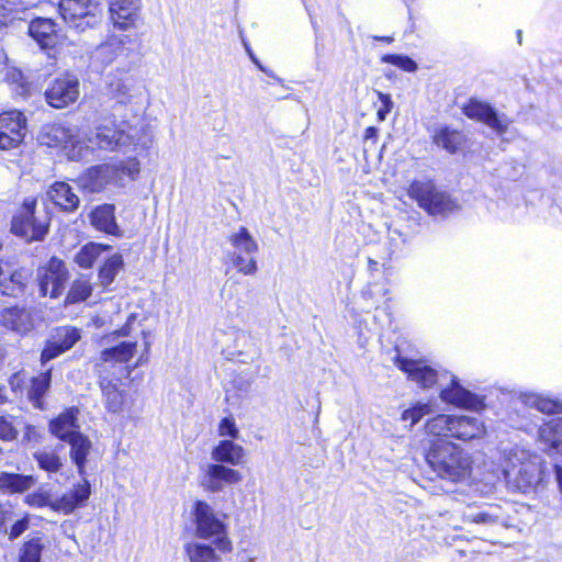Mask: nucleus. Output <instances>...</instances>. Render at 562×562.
I'll return each mask as SVG.
<instances>
[{
  "instance_id": "1",
  "label": "nucleus",
  "mask_w": 562,
  "mask_h": 562,
  "mask_svg": "<svg viewBox=\"0 0 562 562\" xmlns=\"http://www.w3.org/2000/svg\"><path fill=\"white\" fill-rule=\"evenodd\" d=\"M426 461L438 476L451 482L467 480L472 472L473 460L470 453L445 439H438L430 445Z\"/></svg>"
},
{
  "instance_id": "2",
  "label": "nucleus",
  "mask_w": 562,
  "mask_h": 562,
  "mask_svg": "<svg viewBox=\"0 0 562 562\" xmlns=\"http://www.w3.org/2000/svg\"><path fill=\"white\" fill-rule=\"evenodd\" d=\"M503 473L508 483L527 492L541 480V458L519 446L505 452Z\"/></svg>"
},
{
  "instance_id": "3",
  "label": "nucleus",
  "mask_w": 562,
  "mask_h": 562,
  "mask_svg": "<svg viewBox=\"0 0 562 562\" xmlns=\"http://www.w3.org/2000/svg\"><path fill=\"white\" fill-rule=\"evenodd\" d=\"M227 516L216 512L204 501H196L193 505L194 535L198 539L212 543L220 553L231 552L232 541L228 538L226 524Z\"/></svg>"
},
{
  "instance_id": "4",
  "label": "nucleus",
  "mask_w": 562,
  "mask_h": 562,
  "mask_svg": "<svg viewBox=\"0 0 562 562\" xmlns=\"http://www.w3.org/2000/svg\"><path fill=\"white\" fill-rule=\"evenodd\" d=\"M139 173V161L130 158L119 164H104L89 168L80 178V186L91 193H98L108 186H125L126 180H134Z\"/></svg>"
},
{
  "instance_id": "5",
  "label": "nucleus",
  "mask_w": 562,
  "mask_h": 562,
  "mask_svg": "<svg viewBox=\"0 0 562 562\" xmlns=\"http://www.w3.org/2000/svg\"><path fill=\"white\" fill-rule=\"evenodd\" d=\"M148 350L149 342L145 340L144 352L137 361L132 367L125 366L137 352V340L121 341L101 351L94 362L95 370L97 372L112 374L116 381H121L123 378H127L132 370L147 361L144 353H147Z\"/></svg>"
},
{
  "instance_id": "6",
  "label": "nucleus",
  "mask_w": 562,
  "mask_h": 562,
  "mask_svg": "<svg viewBox=\"0 0 562 562\" xmlns=\"http://www.w3.org/2000/svg\"><path fill=\"white\" fill-rule=\"evenodd\" d=\"M85 137L86 132L78 126L52 123L42 127L38 140L48 147L63 146L69 159L80 161L90 156L91 146Z\"/></svg>"
},
{
  "instance_id": "7",
  "label": "nucleus",
  "mask_w": 562,
  "mask_h": 562,
  "mask_svg": "<svg viewBox=\"0 0 562 562\" xmlns=\"http://www.w3.org/2000/svg\"><path fill=\"white\" fill-rule=\"evenodd\" d=\"M36 199L26 198L12 218L11 231L13 234L24 237L27 240H41L47 234L48 218L46 215H36Z\"/></svg>"
},
{
  "instance_id": "8",
  "label": "nucleus",
  "mask_w": 562,
  "mask_h": 562,
  "mask_svg": "<svg viewBox=\"0 0 562 562\" xmlns=\"http://www.w3.org/2000/svg\"><path fill=\"white\" fill-rule=\"evenodd\" d=\"M85 142L91 146L90 155L94 147L104 150H121L127 153L136 146L135 132L132 127L128 131L119 130L115 126L102 125L97 127L93 135L86 133Z\"/></svg>"
},
{
  "instance_id": "9",
  "label": "nucleus",
  "mask_w": 562,
  "mask_h": 562,
  "mask_svg": "<svg viewBox=\"0 0 562 562\" xmlns=\"http://www.w3.org/2000/svg\"><path fill=\"white\" fill-rule=\"evenodd\" d=\"M408 195L429 214H445L452 209L449 196L438 191L431 181H413L408 188Z\"/></svg>"
},
{
  "instance_id": "10",
  "label": "nucleus",
  "mask_w": 562,
  "mask_h": 562,
  "mask_svg": "<svg viewBox=\"0 0 562 562\" xmlns=\"http://www.w3.org/2000/svg\"><path fill=\"white\" fill-rule=\"evenodd\" d=\"M69 273L63 260L53 257L46 267L38 271L40 290L43 296L58 297L68 280Z\"/></svg>"
},
{
  "instance_id": "11",
  "label": "nucleus",
  "mask_w": 562,
  "mask_h": 562,
  "mask_svg": "<svg viewBox=\"0 0 562 562\" xmlns=\"http://www.w3.org/2000/svg\"><path fill=\"white\" fill-rule=\"evenodd\" d=\"M26 120L19 111H9L0 114V149L16 148L24 139Z\"/></svg>"
},
{
  "instance_id": "12",
  "label": "nucleus",
  "mask_w": 562,
  "mask_h": 562,
  "mask_svg": "<svg viewBox=\"0 0 562 562\" xmlns=\"http://www.w3.org/2000/svg\"><path fill=\"white\" fill-rule=\"evenodd\" d=\"M49 105L63 109L74 103L79 97V80L76 76L65 74L56 78L45 92Z\"/></svg>"
},
{
  "instance_id": "13",
  "label": "nucleus",
  "mask_w": 562,
  "mask_h": 562,
  "mask_svg": "<svg viewBox=\"0 0 562 562\" xmlns=\"http://www.w3.org/2000/svg\"><path fill=\"white\" fill-rule=\"evenodd\" d=\"M81 338L80 329L71 326L56 328L47 340L41 361L44 364L72 348Z\"/></svg>"
},
{
  "instance_id": "14",
  "label": "nucleus",
  "mask_w": 562,
  "mask_h": 562,
  "mask_svg": "<svg viewBox=\"0 0 562 562\" xmlns=\"http://www.w3.org/2000/svg\"><path fill=\"white\" fill-rule=\"evenodd\" d=\"M97 7V3L92 0H60L59 13L65 22L83 30V20L87 19V25L97 23L94 14Z\"/></svg>"
},
{
  "instance_id": "15",
  "label": "nucleus",
  "mask_w": 562,
  "mask_h": 562,
  "mask_svg": "<svg viewBox=\"0 0 562 562\" xmlns=\"http://www.w3.org/2000/svg\"><path fill=\"white\" fill-rule=\"evenodd\" d=\"M463 113L469 119L486 124L497 134H504L510 124L509 119L505 114L498 115L488 103L477 100H470L463 108Z\"/></svg>"
},
{
  "instance_id": "16",
  "label": "nucleus",
  "mask_w": 562,
  "mask_h": 562,
  "mask_svg": "<svg viewBox=\"0 0 562 562\" xmlns=\"http://www.w3.org/2000/svg\"><path fill=\"white\" fill-rule=\"evenodd\" d=\"M243 480L239 471L228 468L224 464H210L207 465L201 485L211 493L222 492L226 485L238 484Z\"/></svg>"
},
{
  "instance_id": "17",
  "label": "nucleus",
  "mask_w": 562,
  "mask_h": 562,
  "mask_svg": "<svg viewBox=\"0 0 562 562\" xmlns=\"http://www.w3.org/2000/svg\"><path fill=\"white\" fill-rule=\"evenodd\" d=\"M36 315L32 308L25 306H11L2 310L0 324L19 335H26L35 327Z\"/></svg>"
},
{
  "instance_id": "18",
  "label": "nucleus",
  "mask_w": 562,
  "mask_h": 562,
  "mask_svg": "<svg viewBox=\"0 0 562 562\" xmlns=\"http://www.w3.org/2000/svg\"><path fill=\"white\" fill-rule=\"evenodd\" d=\"M91 495V485L86 475L76 483L72 488L57 497L52 503V509L65 515L71 514L75 509L83 507Z\"/></svg>"
},
{
  "instance_id": "19",
  "label": "nucleus",
  "mask_w": 562,
  "mask_h": 562,
  "mask_svg": "<svg viewBox=\"0 0 562 562\" xmlns=\"http://www.w3.org/2000/svg\"><path fill=\"white\" fill-rule=\"evenodd\" d=\"M108 95L119 104H128L136 93V80L127 72H111L106 77Z\"/></svg>"
},
{
  "instance_id": "20",
  "label": "nucleus",
  "mask_w": 562,
  "mask_h": 562,
  "mask_svg": "<svg viewBox=\"0 0 562 562\" xmlns=\"http://www.w3.org/2000/svg\"><path fill=\"white\" fill-rule=\"evenodd\" d=\"M30 276L29 270L18 269L9 261L0 260V292L9 296L22 294Z\"/></svg>"
},
{
  "instance_id": "21",
  "label": "nucleus",
  "mask_w": 562,
  "mask_h": 562,
  "mask_svg": "<svg viewBox=\"0 0 562 562\" xmlns=\"http://www.w3.org/2000/svg\"><path fill=\"white\" fill-rule=\"evenodd\" d=\"M393 361L412 381L424 389L432 386L437 381L436 370L425 364L423 361L403 358L400 353L394 357Z\"/></svg>"
},
{
  "instance_id": "22",
  "label": "nucleus",
  "mask_w": 562,
  "mask_h": 562,
  "mask_svg": "<svg viewBox=\"0 0 562 562\" xmlns=\"http://www.w3.org/2000/svg\"><path fill=\"white\" fill-rule=\"evenodd\" d=\"M140 0H116L111 3L110 13L113 24L127 30L135 27L140 19Z\"/></svg>"
},
{
  "instance_id": "23",
  "label": "nucleus",
  "mask_w": 562,
  "mask_h": 562,
  "mask_svg": "<svg viewBox=\"0 0 562 562\" xmlns=\"http://www.w3.org/2000/svg\"><path fill=\"white\" fill-rule=\"evenodd\" d=\"M132 38L128 35H113L100 44L94 52V58L102 64H111L120 57H128Z\"/></svg>"
},
{
  "instance_id": "24",
  "label": "nucleus",
  "mask_w": 562,
  "mask_h": 562,
  "mask_svg": "<svg viewBox=\"0 0 562 562\" xmlns=\"http://www.w3.org/2000/svg\"><path fill=\"white\" fill-rule=\"evenodd\" d=\"M485 426L482 420L473 416L452 415L451 438L469 441L482 438Z\"/></svg>"
},
{
  "instance_id": "25",
  "label": "nucleus",
  "mask_w": 562,
  "mask_h": 562,
  "mask_svg": "<svg viewBox=\"0 0 562 562\" xmlns=\"http://www.w3.org/2000/svg\"><path fill=\"white\" fill-rule=\"evenodd\" d=\"M440 398L446 403L464 408L480 409L483 407L482 398L463 389L454 378L449 387L441 390Z\"/></svg>"
},
{
  "instance_id": "26",
  "label": "nucleus",
  "mask_w": 562,
  "mask_h": 562,
  "mask_svg": "<svg viewBox=\"0 0 562 562\" xmlns=\"http://www.w3.org/2000/svg\"><path fill=\"white\" fill-rule=\"evenodd\" d=\"M78 408H69L49 423V431L61 441H69L75 435L81 434L78 424Z\"/></svg>"
},
{
  "instance_id": "27",
  "label": "nucleus",
  "mask_w": 562,
  "mask_h": 562,
  "mask_svg": "<svg viewBox=\"0 0 562 562\" xmlns=\"http://www.w3.org/2000/svg\"><path fill=\"white\" fill-rule=\"evenodd\" d=\"M539 439L549 454H562V417L543 424L539 429Z\"/></svg>"
},
{
  "instance_id": "28",
  "label": "nucleus",
  "mask_w": 562,
  "mask_h": 562,
  "mask_svg": "<svg viewBox=\"0 0 562 562\" xmlns=\"http://www.w3.org/2000/svg\"><path fill=\"white\" fill-rule=\"evenodd\" d=\"M29 34L42 48H52L57 43L56 24L50 19H34L29 25Z\"/></svg>"
},
{
  "instance_id": "29",
  "label": "nucleus",
  "mask_w": 562,
  "mask_h": 562,
  "mask_svg": "<svg viewBox=\"0 0 562 562\" xmlns=\"http://www.w3.org/2000/svg\"><path fill=\"white\" fill-rule=\"evenodd\" d=\"M67 443L70 447V460L76 465L78 474L80 476L87 475L86 465L88 457L92 451L91 440L81 432L79 435H75V437L67 441Z\"/></svg>"
},
{
  "instance_id": "30",
  "label": "nucleus",
  "mask_w": 562,
  "mask_h": 562,
  "mask_svg": "<svg viewBox=\"0 0 562 562\" xmlns=\"http://www.w3.org/2000/svg\"><path fill=\"white\" fill-rule=\"evenodd\" d=\"M99 384L102 390L105 407L112 413H119L123 408L124 394L119 391L117 382L112 374L98 372Z\"/></svg>"
},
{
  "instance_id": "31",
  "label": "nucleus",
  "mask_w": 562,
  "mask_h": 562,
  "mask_svg": "<svg viewBox=\"0 0 562 562\" xmlns=\"http://www.w3.org/2000/svg\"><path fill=\"white\" fill-rule=\"evenodd\" d=\"M212 459L218 464L240 465L244 463L245 449L233 440H221L211 452Z\"/></svg>"
},
{
  "instance_id": "32",
  "label": "nucleus",
  "mask_w": 562,
  "mask_h": 562,
  "mask_svg": "<svg viewBox=\"0 0 562 562\" xmlns=\"http://www.w3.org/2000/svg\"><path fill=\"white\" fill-rule=\"evenodd\" d=\"M49 199L59 209L74 212L79 205V198L72 192V188L66 182H56L47 192Z\"/></svg>"
},
{
  "instance_id": "33",
  "label": "nucleus",
  "mask_w": 562,
  "mask_h": 562,
  "mask_svg": "<svg viewBox=\"0 0 562 562\" xmlns=\"http://www.w3.org/2000/svg\"><path fill=\"white\" fill-rule=\"evenodd\" d=\"M218 550L212 543L190 541L184 546V553L190 562H222Z\"/></svg>"
},
{
  "instance_id": "34",
  "label": "nucleus",
  "mask_w": 562,
  "mask_h": 562,
  "mask_svg": "<svg viewBox=\"0 0 562 562\" xmlns=\"http://www.w3.org/2000/svg\"><path fill=\"white\" fill-rule=\"evenodd\" d=\"M91 224L101 232L115 235L119 227L115 222L114 206L111 204H103L94 209L90 215Z\"/></svg>"
},
{
  "instance_id": "35",
  "label": "nucleus",
  "mask_w": 562,
  "mask_h": 562,
  "mask_svg": "<svg viewBox=\"0 0 562 562\" xmlns=\"http://www.w3.org/2000/svg\"><path fill=\"white\" fill-rule=\"evenodd\" d=\"M36 480L32 475L0 472V491L8 493H23L30 490Z\"/></svg>"
},
{
  "instance_id": "36",
  "label": "nucleus",
  "mask_w": 562,
  "mask_h": 562,
  "mask_svg": "<svg viewBox=\"0 0 562 562\" xmlns=\"http://www.w3.org/2000/svg\"><path fill=\"white\" fill-rule=\"evenodd\" d=\"M63 446H57L55 449H42L33 453V458L36 461L38 468L47 473H58L64 467V460L58 454V450H61Z\"/></svg>"
},
{
  "instance_id": "37",
  "label": "nucleus",
  "mask_w": 562,
  "mask_h": 562,
  "mask_svg": "<svg viewBox=\"0 0 562 562\" xmlns=\"http://www.w3.org/2000/svg\"><path fill=\"white\" fill-rule=\"evenodd\" d=\"M50 380V370H46L32 379L29 389V398L36 408H44L43 397L49 389Z\"/></svg>"
},
{
  "instance_id": "38",
  "label": "nucleus",
  "mask_w": 562,
  "mask_h": 562,
  "mask_svg": "<svg viewBox=\"0 0 562 562\" xmlns=\"http://www.w3.org/2000/svg\"><path fill=\"white\" fill-rule=\"evenodd\" d=\"M228 240L235 249L233 254L254 256L258 251V244L246 227H240Z\"/></svg>"
},
{
  "instance_id": "39",
  "label": "nucleus",
  "mask_w": 562,
  "mask_h": 562,
  "mask_svg": "<svg viewBox=\"0 0 562 562\" xmlns=\"http://www.w3.org/2000/svg\"><path fill=\"white\" fill-rule=\"evenodd\" d=\"M521 401L526 406L536 408L537 411L544 414H555L562 412L561 402L553 401L539 394H524L521 396Z\"/></svg>"
},
{
  "instance_id": "40",
  "label": "nucleus",
  "mask_w": 562,
  "mask_h": 562,
  "mask_svg": "<svg viewBox=\"0 0 562 562\" xmlns=\"http://www.w3.org/2000/svg\"><path fill=\"white\" fill-rule=\"evenodd\" d=\"M109 249V246L97 244V243H88L75 256V262L83 268L88 269L92 267L94 261L100 257V255Z\"/></svg>"
},
{
  "instance_id": "41",
  "label": "nucleus",
  "mask_w": 562,
  "mask_h": 562,
  "mask_svg": "<svg viewBox=\"0 0 562 562\" xmlns=\"http://www.w3.org/2000/svg\"><path fill=\"white\" fill-rule=\"evenodd\" d=\"M452 415L439 414L426 422L425 432L434 437H451Z\"/></svg>"
},
{
  "instance_id": "42",
  "label": "nucleus",
  "mask_w": 562,
  "mask_h": 562,
  "mask_svg": "<svg viewBox=\"0 0 562 562\" xmlns=\"http://www.w3.org/2000/svg\"><path fill=\"white\" fill-rule=\"evenodd\" d=\"M434 143L453 154L458 150L462 143V135L457 131H451L448 127L439 130L434 135Z\"/></svg>"
},
{
  "instance_id": "43",
  "label": "nucleus",
  "mask_w": 562,
  "mask_h": 562,
  "mask_svg": "<svg viewBox=\"0 0 562 562\" xmlns=\"http://www.w3.org/2000/svg\"><path fill=\"white\" fill-rule=\"evenodd\" d=\"M123 266V258L115 254L111 256L99 270V279L103 286L110 285Z\"/></svg>"
},
{
  "instance_id": "44",
  "label": "nucleus",
  "mask_w": 562,
  "mask_h": 562,
  "mask_svg": "<svg viewBox=\"0 0 562 562\" xmlns=\"http://www.w3.org/2000/svg\"><path fill=\"white\" fill-rule=\"evenodd\" d=\"M43 548L44 544L41 538L33 537L29 539L20 549L19 562H41Z\"/></svg>"
},
{
  "instance_id": "45",
  "label": "nucleus",
  "mask_w": 562,
  "mask_h": 562,
  "mask_svg": "<svg viewBox=\"0 0 562 562\" xmlns=\"http://www.w3.org/2000/svg\"><path fill=\"white\" fill-rule=\"evenodd\" d=\"M92 292V285L86 279H78L74 281L67 294L66 302L75 304L87 300Z\"/></svg>"
},
{
  "instance_id": "46",
  "label": "nucleus",
  "mask_w": 562,
  "mask_h": 562,
  "mask_svg": "<svg viewBox=\"0 0 562 562\" xmlns=\"http://www.w3.org/2000/svg\"><path fill=\"white\" fill-rule=\"evenodd\" d=\"M498 519L499 517L491 512L476 510L472 507H468L463 513V521L469 524L494 525Z\"/></svg>"
},
{
  "instance_id": "47",
  "label": "nucleus",
  "mask_w": 562,
  "mask_h": 562,
  "mask_svg": "<svg viewBox=\"0 0 562 562\" xmlns=\"http://www.w3.org/2000/svg\"><path fill=\"white\" fill-rule=\"evenodd\" d=\"M435 411L429 403H416L413 407L405 409L402 413L403 420H409L411 426L417 424L423 417L432 414Z\"/></svg>"
},
{
  "instance_id": "48",
  "label": "nucleus",
  "mask_w": 562,
  "mask_h": 562,
  "mask_svg": "<svg viewBox=\"0 0 562 562\" xmlns=\"http://www.w3.org/2000/svg\"><path fill=\"white\" fill-rule=\"evenodd\" d=\"M231 259L238 272L245 276H254L258 270L257 261L254 256L233 254Z\"/></svg>"
},
{
  "instance_id": "49",
  "label": "nucleus",
  "mask_w": 562,
  "mask_h": 562,
  "mask_svg": "<svg viewBox=\"0 0 562 562\" xmlns=\"http://www.w3.org/2000/svg\"><path fill=\"white\" fill-rule=\"evenodd\" d=\"M382 61L397 66L398 68L408 72H414L415 70H417V64L411 57L407 56L390 54L383 56Z\"/></svg>"
},
{
  "instance_id": "50",
  "label": "nucleus",
  "mask_w": 562,
  "mask_h": 562,
  "mask_svg": "<svg viewBox=\"0 0 562 562\" xmlns=\"http://www.w3.org/2000/svg\"><path fill=\"white\" fill-rule=\"evenodd\" d=\"M218 435L222 437H231L233 439L238 438L239 430L232 417H225L218 425Z\"/></svg>"
},
{
  "instance_id": "51",
  "label": "nucleus",
  "mask_w": 562,
  "mask_h": 562,
  "mask_svg": "<svg viewBox=\"0 0 562 562\" xmlns=\"http://www.w3.org/2000/svg\"><path fill=\"white\" fill-rule=\"evenodd\" d=\"M30 527V518L29 516H24L23 518L16 520L8 531V536L10 540H14L19 538L22 533H24Z\"/></svg>"
},
{
  "instance_id": "52",
  "label": "nucleus",
  "mask_w": 562,
  "mask_h": 562,
  "mask_svg": "<svg viewBox=\"0 0 562 562\" xmlns=\"http://www.w3.org/2000/svg\"><path fill=\"white\" fill-rule=\"evenodd\" d=\"M18 436V430L4 417H0V439L4 441L14 440Z\"/></svg>"
},
{
  "instance_id": "53",
  "label": "nucleus",
  "mask_w": 562,
  "mask_h": 562,
  "mask_svg": "<svg viewBox=\"0 0 562 562\" xmlns=\"http://www.w3.org/2000/svg\"><path fill=\"white\" fill-rule=\"evenodd\" d=\"M378 98L382 102V108L378 111V116L380 121H384L385 116L391 112L393 108V101L390 94L378 92Z\"/></svg>"
},
{
  "instance_id": "54",
  "label": "nucleus",
  "mask_w": 562,
  "mask_h": 562,
  "mask_svg": "<svg viewBox=\"0 0 562 562\" xmlns=\"http://www.w3.org/2000/svg\"><path fill=\"white\" fill-rule=\"evenodd\" d=\"M29 504L33 506L44 507L49 506L52 508V503L54 499H50V496L46 493H36L32 495H27Z\"/></svg>"
},
{
  "instance_id": "55",
  "label": "nucleus",
  "mask_w": 562,
  "mask_h": 562,
  "mask_svg": "<svg viewBox=\"0 0 562 562\" xmlns=\"http://www.w3.org/2000/svg\"><path fill=\"white\" fill-rule=\"evenodd\" d=\"M5 4H3V9L10 12H22L29 9L32 3L29 0H4Z\"/></svg>"
},
{
  "instance_id": "56",
  "label": "nucleus",
  "mask_w": 562,
  "mask_h": 562,
  "mask_svg": "<svg viewBox=\"0 0 562 562\" xmlns=\"http://www.w3.org/2000/svg\"><path fill=\"white\" fill-rule=\"evenodd\" d=\"M40 431L37 429V427L33 426V425H26L25 426V430H24V436H23V439L31 442V441H35L37 442L40 440Z\"/></svg>"
},
{
  "instance_id": "57",
  "label": "nucleus",
  "mask_w": 562,
  "mask_h": 562,
  "mask_svg": "<svg viewBox=\"0 0 562 562\" xmlns=\"http://www.w3.org/2000/svg\"><path fill=\"white\" fill-rule=\"evenodd\" d=\"M135 318L134 315H131L126 322V324L117 330L116 335L120 337H127L131 334V322Z\"/></svg>"
},
{
  "instance_id": "58",
  "label": "nucleus",
  "mask_w": 562,
  "mask_h": 562,
  "mask_svg": "<svg viewBox=\"0 0 562 562\" xmlns=\"http://www.w3.org/2000/svg\"><path fill=\"white\" fill-rule=\"evenodd\" d=\"M11 514L12 513L5 506L0 505V528L11 518Z\"/></svg>"
},
{
  "instance_id": "59",
  "label": "nucleus",
  "mask_w": 562,
  "mask_h": 562,
  "mask_svg": "<svg viewBox=\"0 0 562 562\" xmlns=\"http://www.w3.org/2000/svg\"><path fill=\"white\" fill-rule=\"evenodd\" d=\"M378 136V128L370 126L364 131V139H375Z\"/></svg>"
},
{
  "instance_id": "60",
  "label": "nucleus",
  "mask_w": 562,
  "mask_h": 562,
  "mask_svg": "<svg viewBox=\"0 0 562 562\" xmlns=\"http://www.w3.org/2000/svg\"><path fill=\"white\" fill-rule=\"evenodd\" d=\"M5 402V396L3 395L2 391L0 390V405Z\"/></svg>"
},
{
  "instance_id": "61",
  "label": "nucleus",
  "mask_w": 562,
  "mask_h": 562,
  "mask_svg": "<svg viewBox=\"0 0 562 562\" xmlns=\"http://www.w3.org/2000/svg\"><path fill=\"white\" fill-rule=\"evenodd\" d=\"M369 265L373 269L376 266V261H374L373 259H369Z\"/></svg>"
},
{
  "instance_id": "62",
  "label": "nucleus",
  "mask_w": 562,
  "mask_h": 562,
  "mask_svg": "<svg viewBox=\"0 0 562 562\" xmlns=\"http://www.w3.org/2000/svg\"><path fill=\"white\" fill-rule=\"evenodd\" d=\"M518 42L521 44V31H518Z\"/></svg>"
},
{
  "instance_id": "63",
  "label": "nucleus",
  "mask_w": 562,
  "mask_h": 562,
  "mask_svg": "<svg viewBox=\"0 0 562 562\" xmlns=\"http://www.w3.org/2000/svg\"><path fill=\"white\" fill-rule=\"evenodd\" d=\"M382 40L387 41V42L391 41V38H389V37H383Z\"/></svg>"
},
{
  "instance_id": "64",
  "label": "nucleus",
  "mask_w": 562,
  "mask_h": 562,
  "mask_svg": "<svg viewBox=\"0 0 562 562\" xmlns=\"http://www.w3.org/2000/svg\"><path fill=\"white\" fill-rule=\"evenodd\" d=\"M2 453V449L0 448V454Z\"/></svg>"
}]
</instances>
